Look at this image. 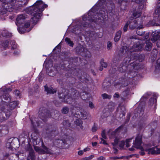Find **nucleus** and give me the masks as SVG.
I'll use <instances>...</instances> for the list:
<instances>
[{
	"label": "nucleus",
	"mask_w": 160,
	"mask_h": 160,
	"mask_svg": "<svg viewBox=\"0 0 160 160\" xmlns=\"http://www.w3.org/2000/svg\"><path fill=\"white\" fill-rule=\"evenodd\" d=\"M105 0H100L97 4L93 7L88 12V16L84 15L82 17L83 21L87 20L92 22L98 23L101 22V18L105 16V10L106 7Z\"/></svg>",
	"instance_id": "1"
},
{
	"label": "nucleus",
	"mask_w": 160,
	"mask_h": 160,
	"mask_svg": "<svg viewBox=\"0 0 160 160\" xmlns=\"http://www.w3.org/2000/svg\"><path fill=\"white\" fill-rule=\"evenodd\" d=\"M33 131L34 132L32 134L31 137L35 151L39 154H54L53 150L46 146L43 142H42V148L40 147L35 146L40 142L41 138L40 137L38 131L37 129L34 128Z\"/></svg>",
	"instance_id": "2"
},
{
	"label": "nucleus",
	"mask_w": 160,
	"mask_h": 160,
	"mask_svg": "<svg viewBox=\"0 0 160 160\" xmlns=\"http://www.w3.org/2000/svg\"><path fill=\"white\" fill-rule=\"evenodd\" d=\"M48 7L42 0L37 1L32 6L27 9L28 13L31 15H42V12Z\"/></svg>",
	"instance_id": "3"
},
{
	"label": "nucleus",
	"mask_w": 160,
	"mask_h": 160,
	"mask_svg": "<svg viewBox=\"0 0 160 160\" xmlns=\"http://www.w3.org/2000/svg\"><path fill=\"white\" fill-rule=\"evenodd\" d=\"M142 45L139 43H137L132 46V51L128 52V56L129 57L131 60H136L137 58L138 53L135 52L136 51H138L142 50Z\"/></svg>",
	"instance_id": "4"
},
{
	"label": "nucleus",
	"mask_w": 160,
	"mask_h": 160,
	"mask_svg": "<svg viewBox=\"0 0 160 160\" xmlns=\"http://www.w3.org/2000/svg\"><path fill=\"white\" fill-rule=\"evenodd\" d=\"M38 113L39 118L44 122H45L46 119L51 115L50 111L44 107L39 108Z\"/></svg>",
	"instance_id": "5"
},
{
	"label": "nucleus",
	"mask_w": 160,
	"mask_h": 160,
	"mask_svg": "<svg viewBox=\"0 0 160 160\" xmlns=\"http://www.w3.org/2000/svg\"><path fill=\"white\" fill-rule=\"evenodd\" d=\"M69 141L68 138L65 139H58L56 140L55 142L57 147L61 148H67L69 147Z\"/></svg>",
	"instance_id": "6"
},
{
	"label": "nucleus",
	"mask_w": 160,
	"mask_h": 160,
	"mask_svg": "<svg viewBox=\"0 0 160 160\" xmlns=\"http://www.w3.org/2000/svg\"><path fill=\"white\" fill-rule=\"evenodd\" d=\"M128 51L127 47L126 46L122 47L120 48L118 53L113 58L114 61H119L120 60Z\"/></svg>",
	"instance_id": "7"
},
{
	"label": "nucleus",
	"mask_w": 160,
	"mask_h": 160,
	"mask_svg": "<svg viewBox=\"0 0 160 160\" xmlns=\"http://www.w3.org/2000/svg\"><path fill=\"white\" fill-rule=\"evenodd\" d=\"M142 136L138 134L135 140L133 143L134 147L138 149H140L141 151H143V147L141 146L142 143Z\"/></svg>",
	"instance_id": "8"
},
{
	"label": "nucleus",
	"mask_w": 160,
	"mask_h": 160,
	"mask_svg": "<svg viewBox=\"0 0 160 160\" xmlns=\"http://www.w3.org/2000/svg\"><path fill=\"white\" fill-rule=\"evenodd\" d=\"M91 81V78L85 72H81V82L85 84H89Z\"/></svg>",
	"instance_id": "9"
},
{
	"label": "nucleus",
	"mask_w": 160,
	"mask_h": 160,
	"mask_svg": "<svg viewBox=\"0 0 160 160\" xmlns=\"http://www.w3.org/2000/svg\"><path fill=\"white\" fill-rule=\"evenodd\" d=\"M152 36L151 40L152 42H155L160 38V31L159 32L156 31L155 32H152ZM156 45L158 47L160 48V39L157 42Z\"/></svg>",
	"instance_id": "10"
},
{
	"label": "nucleus",
	"mask_w": 160,
	"mask_h": 160,
	"mask_svg": "<svg viewBox=\"0 0 160 160\" xmlns=\"http://www.w3.org/2000/svg\"><path fill=\"white\" fill-rule=\"evenodd\" d=\"M156 15H157V16H154L153 19L152 20L150 21L147 24L146 26L147 27H149L150 26H159L160 24V20H159L158 17V15L156 14L155 13Z\"/></svg>",
	"instance_id": "11"
},
{
	"label": "nucleus",
	"mask_w": 160,
	"mask_h": 160,
	"mask_svg": "<svg viewBox=\"0 0 160 160\" xmlns=\"http://www.w3.org/2000/svg\"><path fill=\"white\" fill-rule=\"evenodd\" d=\"M144 106L140 104L135 110L134 114L136 117H142L144 113Z\"/></svg>",
	"instance_id": "12"
},
{
	"label": "nucleus",
	"mask_w": 160,
	"mask_h": 160,
	"mask_svg": "<svg viewBox=\"0 0 160 160\" xmlns=\"http://www.w3.org/2000/svg\"><path fill=\"white\" fill-rule=\"evenodd\" d=\"M61 91L58 92V97L60 99H62L61 101L62 102H68L67 101V97H68L67 95V92H65V89L62 88H61Z\"/></svg>",
	"instance_id": "13"
},
{
	"label": "nucleus",
	"mask_w": 160,
	"mask_h": 160,
	"mask_svg": "<svg viewBox=\"0 0 160 160\" xmlns=\"http://www.w3.org/2000/svg\"><path fill=\"white\" fill-rule=\"evenodd\" d=\"M10 115V111H7L6 112H0V122L7 120L9 117Z\"/></svg>",
	"instance_id": "14"
},
{
	"label": "nucleus",
	"mask_w": 160,
	"mask_h": 160,
	"mask_svg": "<svg viewBox=\"0 0 160 160\" xmlns=\"http://www.w3.org/2000/svg\"><path fill=\"white\" fill-rule=\"evenodd\" d=\"M27 15L25 14H20L18 15L16 19V24L18 26V24H22L25 21V20L27 18Z\"/></svg>",
	"instance_id": "15"
},
{
	"label": "nucleus",
	"mask_w": 160,
	"mask_h": 160,
	"mask_svg": "<svg viewBox=\"0 0 160 160\" xmlns=\"http://www.w3.org/2000/svg\"><path fill=\"white\" fill-rule=\"evenodd\" d=\"M132 13V16L130 20H132V18H137L139 17L141 15V12L140 10L138 9H135L132 11H131Z\"/></svg>",
	"instance_id": "16"
},
{
	"label": "nucleus",
	"mask_w": 160,
	"mask_h": 160,
	"mask_svg": "<svg viewBox=\"0 0 160 160\" xmlns=\"http://www.w3.org/2000/svg\"><path fill=\"white\" fill-rule=\"evenodd\" d=\"M148 153L152 154H160V148H158L157 147L150 148L148 150Z\"/></svg>",
	"instance_id": "17"
},
{
	"label": "nucleus",
	"mask_w": 160,
	"mask_h": 160,
	"mask_svg": "<svg viewBox=\"0 0 160 160\" xmlns=\"http://www.w3.org/2000/svg\"><path fill=\"white\" fill-rule=\"evenodd\" d=\"M45 91L47 92V94H53L56 92V90L52 87H48L47 85L44 86Z\"/></svg>",
	"instance_id": "18"
},
{
	"label": "nucleus",
	"mask_w": 160,
	"mask_h": 160,
	"mask_svg": "<svg viewBox=\"0 0 160 160\" xmlns=\"http://www.w3.org/2000/svg\"><path fill=\"white\" fill-rule=\"evenodd\" d=\"M83 49V51L81 52V55L82 57H85L86 58H90L91 56V54L90 52L87 50V49L82 48L81 47V51H82Z\"/></svg>",
	"instance_id": "19"
},
{
	"label": "nucleus",
	"mask_w": 160,
	"mask_h": 160,
	"mask_svg": "<svg viewBox=\"0 0 160 160\" xmlns=\"http://www.w3.org/2000/svg\"><path fill=\"white\" fill-rule=\"evenodd\" d=\"M26 150L29 151V155L31 156L32 159L33 160L34 159L35 154L32 148V147L30 144H28L27 145Z\"/></svg>",
	"instance_id": "20"
},
{
	"label": "nucleus",
	"mask_w": 160,
	"mask_h": 160,
	"mask_svg": "<svg viewBox=\"0 0 160 160\" xmlns=\"http://www.w3.org/2000/svg\"><path fill=\"white\" fill-rule=\"evenodd\" d=\"M74 119H75L74 123L76 126H80V115L79 113H75L74 116Z\"/></svg>",
	"instance_id": "21"
},
{
	"label": "nucleus",
	"mask_w": 160,
	"mask_h": 160,
	"mask_svg": "<svg viewBox=\"0 0 160 160\" xmlns=\"http://www.w3.org/2000/svg\"><path fill=\"white\" fill-rule=\"evenodd\" d=\"M33 17L31 18V21L34 25L36 24L40 19L42 15H32Z\"/></svg>",
	"instance_id": "22"
},
{
	"label": "nucleus",
	"mask_w": 160,
	"mask_h": 160,
	"mask_svg": "<svg viewBox=\"0 0 160 160\" xmlns=\"http://www.w3.org/2000/svg\"><path fill=\"white\" fill-rule=\"evenodd\" d=\"M128 22H129V28L131 30H133L137 28V22L136 20H134L133 21H131L129 20Z\"/></svg>",
	"instance_id": "23"
},
{
	"label": "nucleus",
	"mask_w": 160,
	"mask_h": 160,
	"mask_svg": "<svg viewBox=\"0 0 160 160\" xmlns=\"http://www.w3.org/2000/svg\"><path fill=\"white\" fill-rule=\"evenodd\" d=\"M71 95L72 99H77L79 98V92L78 90H75L72 92Z\"/></svg>",
	"instance_id": "24"
},
{
	"label": "nucleus",
	"mask_w": 160,
	"mask_h": 160,
	"mask_svg": "<svg viewBox=\"0 0 160 160\" xmlns=\"http://www.w3.org/2000/svg\"><path fill=\"white\" fill-rule=\"evenodd\" d=\"M111 85V81L108 79H105L102 84V87L105 90L108 88Z\"/></svg>",
	"instance_id": "25"
},
{
	"label": "nucleus",
	"mask_w": 160,
	"mask_h": 160,
	"mask_svg": "<svg viewBox=\"0 0 160 160\" xmlns=\"http://www.w3.org/2000/svg\"><path fill=\"white\" fill-rule=\"evenodd\" d=\"M14 4L13 3H6L5 5H3L2 7L6 8L7 10L9 12H11L14 8Z\"/></svg>",
	"instance_id": "26"
},
{
	"label": "nucleus",
	"mask_w": 160,
	"mask_h": 160,
	"mask_svg": "<svg viewBox=\"0 0 160 160\" xmlns=\"http://www.w3.org/2000/svg\"><path fill=\"white\" fill-rule=\"evenodd\" d=\"M145 45L144 50L147 51H150L151 50L152 46V43L149 41L147 40L146 42Z\"/></svg>",
	"instance_id": "27"
},
{
	"label": "nucleus",
	"mask_w": 160,
	"mask_h": 160,
	"mask_svg": "<svg viewBox=\"0 0 160 160\" xmlns=\"http://www.w3.org/2000/svg\"><path fill=\"white\" fill-rule=\"evenodd\" d=\"M131 114L130 113H128L127 114V118L125 122V124H122L121 126L119 127L117 129H116V130H115V132H116L117 131L118 129H120L122 128L123 127L124 125L125 124L129 122V121L130 120V117H131Z\"/></svg>",
	"instance_id": "28"
},
{
	"label": "nucleus",
	"mask_w": 160,
	"mask_h": 160,
	"mask_svg": "<svg viewBox=\"0 0 160 160\" xmlns=\"http://www.w3.org/2000/svg\"><path fill=\"white\" fill-rule=\"evenodd\" d=\"M85 34L87 37H88L90 39L92 40L93 39V38L94 37L95 35V32L90 31H87L85 32Z\"/></svg>",
	"instance_id": "29"
},
{
	"label": "nucleus",
	"mask_w": 160,
	"mask_h": 160,
	"mask_svg": "<svg viewBox=\"0 0 160 160\" xmlns=\"http://www.w3.org/2000/svg\"><path fill=\"white\" fill-rule=\"evenodd\" d=\"M18 101H14L10 102L8 106V108L11 110H13L18 104Z\"/></svg>",
	"instance_id": "30"
},
{
	"label": "nucleus",
	"mask_w": 160,
	"mask_h": 160,
	"mask_svg": "<svg viewBox=\"0 0 160 160\" xmlns=\"http://www.w3.org/2000/svg\"><path fill=\"white\" fill-rule=\"evenodd\" d=\"M122 34V31L120 30H119L115 34V36L114 38V41L115 42H118L121 37Z\"/></svg>",
	"instance_id": "31"
},
{
	"label": "nucleus",
	"mask_w": 160,
	"mask_h": 160,
	"mask_svg": "<svg viewBox=\"0 0 160 160\" xmlns=\"http://www.w3.org/2000/svg\"><path fill=\"white\" fill-rule=\"evenodd\" d=\"M87 112L84 110L81 109V119H86L87 118Z\"/></svg>",
	"instance_id": "32"
},
{
	"label": "nucleus",
	"mask_w": 160,
	"mask_h": 160,
	"mask_svg": "<svg viewBox=\"0 0 160 160\" xmlns=\"http://www.w3.org/2000/svg\"><path fill=\"white\" fill-rule=\"evenodd\" d=\"M46 133H50L52 132H55L56 131L55 128L54 129L52 126L49 125L46 128Z\"/></svg>",
	"instance_id": "33"
},
{
	"label": "nucleus",
	"mask_w": 160,
	"mask_h": 160,
	"mask_svg": "<svg viewBox=\"0 0 160 160\" xmlns=\"http://www.w3.org/2000/svg\"><path fill=\"white\" fill-rule=\"evenodd\" d=\"M129 95L128 91H125L123 92L121 94V99L123 101H125L128 98V96Z\"/></svg>",
	"instance_id": "34"
},
{
	"label": "nucleus",
	"mask_w": 160,
	"mask_h": 160,
	"mask_svg": "<svg viewBox=\"0 0 160 160\" xmlns=\"http://www.w3.org/2000/svg\"><path fill=\"white\" fill-rule=\"evenodd\" d=\"M2 98L6 100H10L11 98L9 95L8 93H5L0 97V100L3 101Z\"/></svg>",
	"instance_id": "35"
},
{
	"label": "nucleus",
	"mask_w": 160,
	"mask_h": 160,
	"mask_svg": "<svg viewBox=\"0 0 160 160\" xmlns=\"http://www.w3.org/2000/svg\"><path fill=\"white\" fill-rule=\"evenodd\" d=\"M130 65L132 68L135 69H138L140 68L139 63L136 61H134L131 63Z\"/></svg>",
	"instance_id": "36"
},
{
	"label": "nucleus",
	"mask_w": 160,
	"mask_h": 160,
	"mask_svg": "<svg viewBox=\"0 0 160 160\" xmlns=\"http://www.w3.org/2000/svg\"><path fill=\"white\" fill-rule=\"evenodd\" d=\"M157 97L156 95H153V97H151L149 100V105L152 106L157 101L156 98Z\"/></svg>",
	"instance_id": "37"
},
{
	"label": "nucleus",
	"mask_w": 160,
	"mask_h": 160,
	"mask_svg": "<svg viewBox=\"0 0 160 160\" xmlns=\"http://www.w3.org/2000/svg\"><path fill=\"white\" fill-rule=\"evenodd\" d=\"M137 60H138L139 62H142L145 58V56L143 54H137Z\"/></svg>",
	"instance_id": "38"
},
{
	"label": "nucleus",
	"mask_w": 160,
	"mask_h": 160,
	"mask_svg": "<svg viewBox=\"0 0 160 160\" xmlns=\"http://www.w3.org/2000/svg\"><path fill=\"white\" fill-rule=\"evenodd\" d=\"M14 157H16L18 159L22 160L24 157L23 153L18 152L17 154L14 155Z\"/></svg>",
	"instance_id": "39"
},
{
	"label": "nucleus",
	"mask_w": 160,
	"mask_h": 160,
	"mask_svg": "<svg viewBox=\"0 0 160 160\" xmlns=\"http://www.w3.org/2000/svg\"><path fill=\"white\" fill-rule=\"evenodd\" d=\"M62 124L66 128L70 127L71 125V123L67 120H64L62 122Z\"/></svg>",
	"instance_id": "40"
},
{
	"label": "nucleus",
	"mask_w": 160,
	"mask_h": 160,
	"mask_svg": "<svg viewBox=\"0 0 160 160\" xmlns=\"http://www.w3.org/2000/svg\"><path fill=\"white\" fill-rule=\"evenodd\" d=\"M137 39V36L135 35H133L132 36L129 37L128 38V40L129 42L130 43H132V42H134L135 40Z\"/></svg>",
	"instance_id": "41"
},
{
	"label": "nucleus",
	"mask_w": 160,
	"mask_h": 160,
	"mask_svg": "<svg viewBox=\"0 0 160 160\" xmlns=\"http://www.w3.org/2000/svg\"><path fill=\"white\" fill-rule=\"evenodd\" d=\"M69 109L68 107H65L63 108L61 110L62 113L63 114H67L69 112Z\"/></svg>",
	"instance_id": "42"
},
{
	"label": "nucleus",
	"mask_w": 160,
	"mask_h": 160,
	"mask_svg": "<svg viewBox=\"0 0 160 160\" xmlns=\"http://www.w3.org/2000/svg\"><path fill=\"white\" fill-rule=\"evenodd\" d=\"M2 34L3 37H6L8 38L11 37L12 36V35L11 33L6 31H3L2 32Z\"/></svg>",
	"instance_id": "43"
},
{
	"label": "nucleus",
	"mask_w": 160,
	"mask_h": 160,
	"mask_svg": "<svg viewBox=\"0 0 160 160\" xmlns=\"http://www.w3.org/2000/svg\"><path fill=\"white\" fill-rule=\"evenodd\" d=\"M8 141H9V142H8L6 143V147L7 148L9 149L12 148V144L13 143V142L12 141L11 142L10 141H11V140L10 139H8Z\"/></svg>",
	"instance_id": "44"
},
{
	"label": "nucleus",
	"mask_w": 160,
	"mask_h": 160,
	"mask_svg": "<svg viewBox=\"0 0 160 160\" xmlns=\"http://www.w3.org/2000/svg\"><path fill=\"white\" fill-rule=\"evenodd\" d=\"M65 42L70 46L72 47L73 45V43L72 41H71L70 38H66L65 39Z\"/></svg>",
	"instance_id": "45"
},
{
	"label": "nucleus",
	"mask_w": 160,
	"mask_h": 160,
	"mask_svg": "<svg viewBox=\"0 0 160 160\" xmlns=\"http://www.w3.org/2000/svg\"><path fill=\"white\" fill-rule=\"evenodd\" d=\"M145 32L143 31V30L141 28H138L137 29L136 33L138 35L142 36L145 34Z\"/></svg>",
	"instance_id": "46"
},
{
	"label": "nucleus",
	"mask_w": 160,
	"mask_h": 160,
	"mask_svg": "<svg viewBox=\"0 0 160 160\" xmlns=\"http://www.w3.org/2000/svg\"><path fill=\"white\" fill-rule=\"evenodd\" d=\"M131 60L129 57H127L124 58L123 61V63L126 65H127L130 62Z\"/></svg>",
	"instance_id": "47"
},
{
	"label": "nucleus",
	"mask_w": 160,
	"mask_h": 160,
	"mask_svg": "<svg viewBox=\"0 0 160 160\" xmlns=\"http://www.w3.org/2000/svg\"><path fill=\"white\" fill-rule=\"evenodd\" d=\"M9 43V41L8 40H6L2 42V46L4 48H6L8 47Z\"/></svg>",
	"instance_id": "48"
},
{
	"label": "nucleus",
	"mask_w": 160,
	"mask_h": 160,
	"mask_svg": "<svg viewBox=\"0 0 160 160\" xmlns=\"http://www.w3.org/2000/svg\"><path fill=\"white\" fill-rule=\"evenodd\" d=\"M102 97L103 99H110L111 98V95H108L106 93H104L103 94H102Z\"/></svg>",
	"instance_id": "49"
},
{
	"label": "nucleus",
	"mask_w": 160,
	"mask_h": 160,
	"mask_svg": "<svg viewBox=\"0 0 160 160\" xmlns=\"http://www.w3.org/2000/svg\"><path fill=\"white\" fill-rule=\"evenodd\" d=\"M3 8L0 9V14L3 15L5 13H6L8 11L7 9L6 8Z\"/></svg>",
	"instance_id": "50"
},
{
	"label": "nucleus",
	"mask_w": 160,
	"mask_h": 160,
	"mask_svg": "<svg viewBox=\"0 0 160 160\" xmlns=\"http://www.w3.org/2000/svg\"><path fill=\"white\" fill-rule=\"evenodd\" d=\"M157 64L155 66V68L156 69L160 70V58L158 59L157 61Z\"/></svg>",
	"instance_id": "51"
},
{
	"label": "nucleus",
	"mask_w": 160,
	"mask_h": 160,
	"mask_svg": "<svg viewBox=\"0 0 160 160\" xmlns=\"http://www.w3.org/2000/svg\"><path fill=\"white\" fill-rule=\"evenodd\" d=\"M100 64L101 66L102 67L106 68L107 66V63L104 62V59H102L100 62Z\"/></svg>",
	"instance_id": "52"
},
{
	"label": "nucleus",
	"mask_w": 160,
	"mask_h": 160,
	"mask_svg": "<svg viewBox=\"0 0 160 160\" xmlns=\"http://www.w3.org/2000/svg\"><path fill=\"white\" fill-rule=\"evenodd\" d=\"M10 44L11 45L12 47V48L13 49L16 48L17 46L15 44V42L14 41H11L10 42Z\"/></svg>",
	"instance_id": "53"
},
{
	"label": "nucleus",
	"mask_w": 160,
	"mask_h": 160,
	"mask_svg": "<svg viewBox=\"0 0 160 160\" xmlns=\"http://www.w3.org/2000/svg\"><path fill=\"white\" fill-rule=\"evenodd\" d=\"M130 75H132V77H129L130 78H134V79H135V78H136V75H137V74L136 73V72H130V73L129 74Z\"/></svg>",
	"instance_id": "54"
},
{
	"label": "nucleus",
	"mask_w": 160,
	"mask_h": 160,
	"mask_svg": "<svg viewBox=\"0 0 160 160\" xmlns=\"http://www.w3.org/2000/svg\"><path fill=\"white\" fill-rule=\"evenodd\" d=\"M149 37V34L148 33H147L145 35V36L144 37H143L142 38V40H143L144 41L146 40V41L147 40L149 41L150 40V39H149L148 40V38Z\"/></svg>",
	"instance_id": "55"
},
{
	"label": "nucleus",
	"mask_w": 160,
	"mask_h": 160,
	"mask_svg": "<svg viewBox=\"0 0 160 160\" xmlns=\"http://www.w3.org/2000/svg\"><path fill=\"white\" fill-rule=\"evenodd\" d=\"M119 139L116 138L114 140V142L112 143V144L114 146H116L118 143Z\"/></svg>",
	"instance_id": "56"
},
{
	"label": "nucleus",
	"mask_w": 160,
	"mask_h": 160,
	"mask_svg": "<svg viewBox=\"0 0 160 160\" xmlns=\"http://www.w3.org/2000/svg\"><path fill=\"white\" fill-rule=\"evenodd\" d=\"M129 23H130L129 22H127V23L124 26V27H123V31L124 32H126L127 31V30H128V25H129Z\"/></svg>",
	"instance_id": "57"
},
{
	"label": "nucleus",
	"mask_w": 160,
	"mask_h": 160,
	"mask_svg": "<svg viewBox=\"0 0 160 160\" xmlns=\"http://www.w3.org/2000/svg\"><path fill=\"white\" fill-rule=\"evenodd\" d=\"M94 155H91L88 157H85L82 159V160H89L92 159L94 157Z\"/></svg>",
	"instance_id": "58"
},
{
	"label": "nucleus",
	"mask_w": 160,
	"mask_h": 160,
	"mask_svg": "<svg viewBox=\"0 0 160 160\" xmlns=\"http://www.w3.org/2000/svg\"><path fill=\"white\" fill-rule=\"evenodd\" d=\"M150 125L152 128H155L157 125V122L154 121L153 122H152L150 123Z\"/></svg>",
	"instance_id": "59"
},
{
	"label": "nucleus",
	"mask_w": 160,
	"mask_h": 160,
	"mask_svg": "<svg viewBox=\"0 0 160 160\" xmlns=\"http://www.w3.org/2000/svg\"><path fill=\"white\" fill-rule=\"evenodd\" d=\"M14 93L17 96H19V97H20V96H21V93L20 92V91L18 90H16L14 92Z\"/></svg>",
	"instance_id": "60"
},
{
	"label": "nucleus",
	"mask_w": 160,
	"mask_h": 160,
	"mask_svg": "<svg viewBox=\"0 0 160 160\" xmlns=\"http://www.w3.org/2000/svg\"><path fill=\"white\" fill-rule=\"evenodd\" d=\"M112 47V44L111 42L110 41H108V42L107 45V48L108 50H109Z\"/></svg>",
	"instance_id": "61"
},
{
	"label": "nucleus",
	"mask_w": 160,
	"mask_h": 160,
	"mask_svg": "<svg viewBox=\"0 0 160 160\" xmlns=\"http://www.w3.org/2000/svg\"><path fill=\"white\" fill-rule=\"evenodd\" d=\"M101 135L102 138L104 139H106L107 137L105 135V130H103L101 133Z\"/></svg>",
	"instance_id": "62"
},
{
	"label": "nucleus",
	"mask_w": 160,
	"mask_h": 160,
	"mask_svg": "<svg viewBox=\"0 0 160 160\" xmlns=\"http://www.w3.org/2000/svg\"><path fill=\"white\" fill-rule=\"evenodd\" d=\"M118 3L119 5H120L121 8L122 9V4L125 2L123 1V0H118Z\"/></svg>",
	"instance_id": "63"
},
{
	"label": "nucleus",
	"mask_w": 160,
	"mask_h": 160,
	"mask_svg": "<svg viewBox=\"0 0 160 160\" xmlns=\"http://www.w3.org/2000/svg\"><path fill=\"white\" fill-rule=\"evenodd\" d=\"M125 145V142L124 141H122L119 142V146L120 147L123 148Z\"/></svg>",
	"instance_id": "64"
}]
</instances>
